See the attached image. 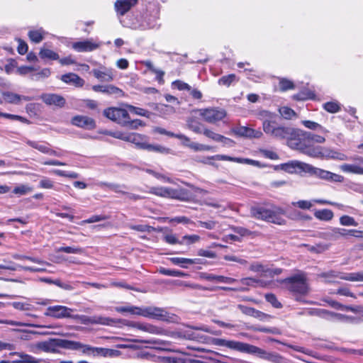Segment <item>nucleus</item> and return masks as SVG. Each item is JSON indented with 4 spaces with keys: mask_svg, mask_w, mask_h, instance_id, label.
Wrapping results in <instances>:
<instances>
[{
    "mask_svg": "<svg viewBox=\"0 0 363 363\" xmlns=\"http://www.w3.org/2000/svg\"><path fill=\"white\" fill-rule=\"evenodd\" d=\"M325 138L323 136L298 129L297 145L303 149H296L301 152L313 157H319L323 147H315L313 143H323Z\"/></svg>",
    "mask_w": 363,
    "mask_h": 363,
    "instance_id": "obj_1",
    "label": "nucleus"
},
{
    "mask_svg": "<svg viewBox=\"0 0 363 363\" xmlns=\"http://www.w3.org/2000/svg\"><path fill=\"white\" fill-rule=\"evenodd\" d=\"M264 133L276 139L287 140V145L292 149H303L301 146L297 145V138L298 135V129L289 126L279 125L275 122Z\"/></svg>",
    "mask_w": 363,
    "mask_h": 363,
    "instance_id": "obj_2",
    "label": "nucleus"
},
{
    "mask_svg": "<svg viewBox=\"0 0 363 363\" xmlns=\"http://www.w3.org/2000/svg\"><path fill=\"white\" fill-rule=\"evenodd\" d=\"M250 214L253 218L277 225L286 224V220L282 217L285 214V211L279 206H272L270 208L264 206H253L250 208Z\"/></svg>",
    "mask_w": 363,
    "mask_h": 363,
    "instance_id": "obj_3",
    "label": "nucleus"
},
{
    "mask_svg": "<svg viewBox=\"0 0 363 363\" xmlns=\"http://www.w3.org/2000/svg\"><path fill=\"white\" fill-rule=\"evenodd\" d=\"M286 289L295 296L296 301H301V296L308 293L309 288L304 274H298L284 280Z\"/></svg>",
    "mask_w": 363,
    "mask_h": 363,
    "instance_id": "obj_4",
    "label": "nucleus"
},
{
    "mask_svg": "<svg viewBox=\"0 0 363 363\" xmlns=\"http://www.w3.org/2000/svg\"><path fill=\"white\" fill-rule=\"evenodd\" d=\"M198 112L206 122L212 124L222 121L227 116L226 111L219 107L201 108L198 110Z\"/></svg>",
    "mask_w": 363,
    "mask_h": 363,
    "instance_id": "obj_5",
    "label": "nucleus"
},
{
    "mask_svg": "<svg viewBox=\"0 0 363 363\" xmlns=\"http://www.w3.org/2000/svg\"><path fill=\"white\" fill-rule=\"evenodd\" d=\"M104 116L121 125H127L130 116L126 109L110 107L104 111Z\"/></svg>",
    "mask_w": 363,
    "mask_h": 363,
    "instance_id": "obj_6",
    "label": "nucleus"
},
{
    "mask_svg": "<svg viewBox=\"0 0 363 363\" xmlns=\"http://www.w3.org/2000/svg\"><path fill=\"white\" fill-rule=\"evenodd\" d=\"M59 347L66 349L67 340L50 338L45 341L38 342L35 345L36 350L50 353H55Z\"/></svg>",
    "mask_w": 363,
    "mask_h": 363,
    "instance_id": "obj_7",
    "label": "nucleus"
},
{
    "mask_svg": "<svg viewBox=\"0 0 363 363\" xmlns=\"http://www.w3.org/2000/svg\"><path fill=\"white\" fill-rule=\"evenodd\" d=\"M322 277L325 278L328 282H333L334 278H340L343 280L350 281H363V272H353V273H340L335 271L323 273L320 275Z\"/></svg>",
    "mask_w": 363,
    "mask_h": 363,
    "instance_id": "obj_8",
    "label": "nucleus"
},
{
    "mask_svg": "<svg viewBox=\"0 0 363 363\" xmlns=\"http://www.w3.org/2000/svg\"><path fill=\"white\" fill-rule=\"evenodd\" d=\"M307 171L311 172L313 175L318 177L319 179L335 183H342L344 182V177L333 173L331 172L314 167L311 165L306 166Z\"/></svg>",
    "mask_w": 363,
    "mask_h": 363,
    "instance_id": "obj_9",
    "label": "nucleus"
},
{
    "mask_svg": "<svg viewBox=\"0 0 363 363\" xmlns=\"http://www.w3.org/2000/svg\"><path fill=\"white\" fill-rule=\"evenodd\" d=\"M140 315L163 321L169 318V313L164 308L155 306L140 307Z\"/></svg>",
    "mask_w": 363,
    "mask_h": 363,
    "instance_id": "obj_10",
    "label": "nucleus"
},
{
    "mask_svg": "<svg viewBox=\"0 0 363 363\" xmlns=\"http://www.w3.org/2000/svg\"><path fill=\"white\" fill-rule=\"evenodd\" d=\"M74 311L72 308H68L65 306H49L44 315L48 317H52L55 318L60 319L65 318H72L73 315L72 313Z\"/></svg>",
    "mask_w": 363,
    "mask_h": 363,
    "instance_id": "obj_11",
    "label": "nucleus"
},
{
    "mask_svg": "<svg viewBox=\"0 0 363 363\" xmlns=\"http://www.w3.org/2000/svg\"><path fill=\"white\" fill-rule=\"evenodd\" d=\"M164 198L188 201L192 199L193 196L187 189L183 188L172 189L170 187H165Z\"/></svg>",
    "mask_w": 363,
    "mask_h": 363,
    "instance_id": "obj_12",
    "label": "nucleus"
},
{
    "mask_svg": "<svg viewBox=\"0 0 363 363\" xmlns=\"http://www.w3.org/2000/svg\"><path fill=\"white\" fill-rule=\"evenodd\" d=\"M91 73L97 79L104 82H112L115 77L114 70L104 66H100L99 69H94Z\"/></svg>",
    "mask_w": 363,
    "mask_h": 363,
    "instance_id": "obj_13",
    "label": "nucleus"
},
{
    "mask_svg": "<svg viewBox=\"0 0 363 363\" xmlns=\"http://www.w3.org/2000/svg\"><path fill=\"white\" fill-rule=\"evenodd\" d=\"M71 123L85 130H93L96 128L95 121L86 116H75L72 118Z\"/></svg>",
    "mask_w": 363,
    "mask_h": 363,
    "instance_id": "obj_14",
    "label": "nucleus"
},
{
    "mask_svg": "<svg viewBox=\"0 0 363 363\" xmlns=\"http://www.w3.org/2000/svg\"><path fill=\"white\" fill-rule=\"evenodd\" d=\"M257 117L262 121V128L264 132L276 122L277 114L267 110H260L257 113Z\"/></svg>",
    "mask_w": 363,
    "mask_h": 363,
    "instance_id": "obj_15",
    "label": "nucleus"
},
{
    "mask_svg": "<svg viewBox=\"0 0 363 363\" xmlns=\"http://www.w3.org/2000/svg\"><path fill=\"white\" fill-rule=\"evenodd\" d=\"M157 26V19L154 16H145L141 17L140 22L133 23L131 28L135 30H147Z\"/></svg>",
    "mask_w": 363,
    "mask_h": 363,
    "instance_id": "obj_16",
    "label": "nucleus"
},
{
    "mask_svg": "<svg viewBox=\"0 0 363 363\" xmlns=\"http://www.w3.org/2000/svg\"><path fill=\"white\" fill-rule=\"evenodd\" d=\"M342 172L363 175V157H359L354 164H343L340 166Z\"/></svg>",
    "mask_w": 363,
    "mask_h": 363,
    "instance_id": "obj_17",
    "label": "nucleus"
},
{
    "mask_svg": "<svg viewBox=\"0 0 363 363\" xmlns=\"http://www.w3.org/2000/svg\"><path fill=\"white\" fill-rule=\"evenodd\" d=\"M11 357H16L17 358L12 360L13 363H41L45 362L44 359L36 358L30 354L25 352H11L9 354Z\"/></svg>",
    "mask_w": 363,
    "mask_h": 363,
    "instance_id": "obj_18",
    "label": "nucleus"
},
{
    "mask_svg": "<svg viewBox=\"0 0 363 363\" xmlns=\"http://www.w3.org/2000/svg\"><path fill=\"white\" fill-rule=\"evenodd\" d=\"M100 43H95L92 40L75 42L72 47L77 52H91L99 48Z\"/></svg>",
    "mask_w": 363,
    "mask_h": 363,
    "instance_id": "obj_19",
    "label": "nucleus"
},
{
    "mask_svg": "<svg viewBox=\"0 0 363 363\" xmlns=\"http://www.w3.org/2000/svg\"><path fill=\"white\" fill-rule=\"evenodd\" d=\"M244 352L250 354H257L259 357L268 361H270L274 353L267 352L260 347L248 343H246Z\"/></svg>",
    "mask_w": 363,
    "mask_h": 363,
    "instance_id": "obj_20",
    "label": "nucleus"
},
{
    "mask_svg": "<svg viewBox=\"0 0 363 363\" xmlns=\"http://www.w3.org/2000/svg\"><path fill=\"white\" fill-rule=\"evenodd\" d=\"M244 352L250 354H257L259 357L268 361H270L274 353L267 352L260 347L248 343H246Z\"/></svg>",
    "mask_w": 363,
    "mask_h": 363,
    "instance_id": "obj_21",
    "label": "nucleus"
},
{
    "mask_svg": "<svg viewBox=\"0 0 363 363\" xmlns=\"http://www.w3.org/2000/svg\"><path fill=\"white\" fill-rule=\"evenodd\" d=\"M138 0H117L114 4L115 10L118 16H123L136 5Z\"/></svg>",
    "mask_w": 363,
    "mask_h": 363,
    "instance_id": "obj_22",
    "label": "nucleus"
},
{
    "mask_svg": "<svg viewBox=\"0 0 363 363\" xmlns=\"http://www.w3.org/2000/svg\"><path fill=\"white\" fill-rule=\"evenodd\" d=\"M26 143L30 147L38 150L42 153L48 154L49 155H54V156H60V155L55 150H52L49 145L47 143H43L37 141H33L30 140H26Z\"/></svg>",
    "mask_w": 363,
    "mask_h": 363,
    "instance_id": "obj_23",
    "label": "nucleus"
},
{
    "mask_svg": "<svg viewBox=\"0 0 363 363\" xmlns=\"http://www.w3.org/2000/svg\"><path fill=\"white\" fill-rule=\"evenodd\" d=\"M349 236V230L340 228H334L324 233L323 238L327 240H337L341 238H347Z\"/></svg>",
    "mask_w": 363,
    "mask_h": 363,
    "instance_id": "obj_24",
    "label": "nucleus"
},
{
    "mask_svg": "<svg viewBox=\"0 0 363 363\" xmlns=\"http://www.w3.org/2000/svg\"><path fill=\"white\" fill-rule=\"evenodd\" d=\"M41 99L48 105H55L62 107L65 104V99L60 95L55 94H44Z\"/></svg>",
    "mask_w": 363,
    "mask_h": 363,
    "instance_id": "obj_25",
    "label": "nucleus"
},
{
    "mask_svg": "<svg viewBox=\"0 0 363 363\" xmlns=\"http://www.w3.org/2000/svg\"><path fill=\"white\" fill-rule=\"evenodd\" d=\"M234 133L240 136L247 137L250 138H260L262 136V132L259 130L242 126L236 130Z\"/></svg>",
    "mask_w": 363,
    "mask_h": 363,
    "instance_id": "obj_26",
    "label": "nucleus"
},
{
    "mask_svg": "<svg viewBox=\"0 0 363 363\" xmlns=\"http://www.w3.org/2000/svg\"><path fill=\"white\" fill-rule=\"evenodd\" d=\"M306 166L308 164L298 161H291L280 165L282 170L291 174L296 173L298 170H307Z\"/></svg>",
    "mask_w": 363,
    "mask_h": 363,
    "instance_id": "obj_27",
    "label": "nucleus"
},
{
    "mask_svg": "<svg viewBox=\"0 0 363 363\" xmlns=\"http://www.w3.org/2000/svg\"><path fill=\"white\" fill-rule=\"evenodd\" d=\"M92 89L96 92L113 94L116 95V96H122L124 95L123 91L121 89L113 85H94L93 86Z\"/></svg>",
    "mask_w": 363,
    "mask_h": 363,
    "instance_id": "obj_28",
    "label": "nucleus"
},
{
    "mask_svg": "<svg viewBox=\"0 0 363 363\" xmlns=\"http://www.w3.org/2000/svg\"><path fill=\"white\" fill-rule=\"evenodd\" d=\"M200 277L203 279L210 281H216L220 283H225V284H233L238 281L237 279L231 277H224V276H218L213 274L208 273H201L200 274Z\"/></svg>",
    "mask_w": 363,
    "mask_h": 363,
    "instance_id": "obj_29",
    "label": "nucleus"
},
{
    "mask_svg": "<svg viewBox=\"0 0 363 363\" xmlns=\"http://www.w3.org/2000/svg\"><path fill=\"white\" fill-rule=\"evenodd\" d=\"M61 80L68 84L75 87H82L84 85V80L74 73H68L61 76Z\"/></svg>",
    "mask_w": 363,
    "mask_h": 363,
    "instance_id": "obj_30",
    "label": "nucleus"
},
{
    "mask_svg": "<svg viewBox=\"0 0 363 363\" xmlns=\"http://www.w3.org/2000/svg\"><path fill=\"white\" fill-rule=\"evenodd\" d=\"M320 157L327 160H335L339 161H344L347 159V155L343 152L326 148L323 149L320 154Z\"/></svg>",
    "mask_w": 363,
    "mask_h": 363,
    "instance_id": "obj_31",
    "label": "nucleus"
},
{
    "mask_svg": "<svg viewBox=\"0 0 363 363\" xmlns=\"http://www.w3.org/2000/svg\"><path fill=\"white\" fill-rule=\"evenodd\" d=\"M93 347L89 345H84L79 342L67 340V348L72 350H82V353L91 355Z\"/></svg>",
    "mask_w": 363,
    "mask_h": 363,
    "instance_id": "obj_32",
    "label": "nucleus"
},
{
    "mask_svg": "<svg viewBox=\"0 0 363 363\" xmlns=\"http://www.w3.org/2000/svg\"><path fill=\"white\" fill-rule=\"evenodd\" d=\"M217 344L220 346L226 347L229 349L234 350L240 352H244L245 347L246 345L245 342L235 340H226L223 339L218 340Z\"/></svg>",
    "mask_w": 363,
    "mask_h": 363,
    "instance_id": "obj_33",
    "label": "nucleus"
},
{
    "mask_svg": "<svg viewBox=\"0 0 363 363\" xmlns=\"http://www.w3.org/2000/svg\"><path fill=\"white\" fill-rule=\"evenodd\" d=\"M127 142L132 143L140 149L145 150L147 143L146 142V136L138 133H129L126 138Z\"/></svg>",
    "mask_w": 363,
    "mask_h": 363,
    "instance_id": "obj_34",
    "label": "nucleus"
},
{
    "mask_svg": "<svg viewBox=\"0 0 363 363\" xmlns=\"http://www.w3.org/2000/svg\"><path fill=\"white\" fill-rule=\"evenodd\" d=\"M313 203L319 204L334 205V203L323 199H313V201L300 200L296 202H292L294 206H297L303 210H308L313 206Z\"/></svg>",
    "mask_w": 363,
    "mask_h": 363,
    "instance_id": "obj_35",
    "label": "nucleus"
},
{
    "mask_svg": "<svg viewBox=\"0 0 363 363\" xmlns=\"http://www.w3.org/2000/svg\"><path fill=\"white\" fill-rule=\"evenodd\" d=\"M125 320L121 319H113L104 316H93V324L112 326L117 323H125Z\"/></svg>",
    "mask_w": 363,
    "mask_h": 363,
    "instance_id": "obj_36",
    "label": "nucleus"
},
{
    "mask_svg": "<svg viewBox=\"0 0 363 363\" xmlns=\"http://www.w3.org/2000/svg\"><path fill=\"white\" fill-rule=\"evenodd\" d=\"M2 96L4 101L9 104H18L22 99L29 101L30 99L27 96H21L11 91H4Z\"/></svg>",
    "mask_w": 363,
    "mask_h": 363,
    "instance_id": "obj_37",
    "label": "nucleus"
},
{
    "mask_svg": "<svg viewBox=\"0 0 363 363\" xmlns=\"http://www.w3.org/2000/svg\"><path fill=\"white\" fill-rule=\"evenodd\" d=\"M187 128L196 134H201L205 128L195 117H189L186 120Z\"/></svg>",
    "mask_w": 363,
    "mask_h": 363,
    "instance_id": "obj_38",
    "label": "nucleus"
},
{
    "mask_svg": "<svg viewBox=\"0 0 363 363\" xmlns=\"http://www.w3.org/2000/svg\"><path fill=\"white\" fill-rule=\"evenodd\" d=\"M201 259H188L184 257H172L170 258V261L177 265H180L182 267L186 268V267L184 265L186 264H201Z\"/></svg>",
    "mask_w": 363,
    "mask_h": 363,
    "instance_id": "obj_39",
    "label": "nucleus"
},
{
    "mask_svg": "<svg viewBox=\"0 0 363 363\" xmlns=\"http://www.w3.org/2000/svg\"><path fill=\"white\" fill-rule=\"evenodd\" d=\"M314 216L321 220H330L333 218V212L330 209L317 210L314 213Z\"/></svg>",
    "mask_w": 363,
    "mask_h": 363,
    "instance_id": "obj_40",
    "label": "nucleus"
},
{
    "mask_svg": "<svg viewBox=\"0 0 363 363\" xmlns=\"http://www.w3.org/2000/svg\"><path fill=\"white\" fill-rule=\"evenodd\" d=\"M115 311L118 313H129L133 315H140V307L134 306H118L115 308Z\"/></svg>",
    "mask_w": 363,
    "mask_h": 363,
    "instance_id": "obj_41",
    "label": "nucleus"
},
{
    "mask_svg": "<svg viewBox=\"0 0 363 363\" xmlns=\"http://www.w3.org/2000/svg\"><path fill=\"white\" fill-rule=\"evenodd\" d=\"M0 269H9L11 271H16L18 269H21L24 271H29V272H42V271L45 270V269H43V268H36V267H23L21 265H16V266L13 267V266L3 265V264H0Z\"/></svg>",
    "mask_w": 363,
    "mask_h": 363,
    "instance_id": "obj_42",
    "label": "nucleus"
},
{
    "mask_svg": "<svg viewBox=\"0 0 363 363\" xmlns=\"http://www.w3.org/2000/svg\"><path fill=\"white\" fill-rule=\"evenodd\" d=\"M114 354V350L104 348V347H94L92 348L91 355L94 357L101 356V357H111Z\"/></svg>",
    "mask_w": 363,
    "mask_h": 363,
    "instance_id": "obj_43",
    "label": "nucleus"
},
{
    "mask_svg": "<svg viewBox=\"0 0 363 363\" xmlns=\"http://www.w3.org/2000/svg\"><path fill=\"white\" fill-rule=\"evenodd\" d=\"M301 123L308 129L318 130L324 133H328V130H327L325 128H323L321 125L316 122L308 120H304L301 121Z\"/></svg>",
    "mask_w": 363,
    "mask_h": 363,
    "instance_id": "obj_44",
    "label": "nucleus"
},
{
    "mask_svg": "<svg viewBox=\"0 0 363 363\" xmlns=\"http://www.w3.org/2000/svg\"><path fill=\"white\" fill-rule=\"evenodd\" d=\"M0 323L10 325H14V326H27V327H33V328H41L45 327V326H43L40 325L23 323V322L15 321V320H7V319H4V320L1 319Z\"/></svg>",
    "mask_w": 363,
    "mask_h": 363,
    "instance_id": "obj_45",
    "label": "nucleus"
},
{
    "mask_svg": "<svg viewBox=\"0 0 363 363\" xmlns=\"http://www.w3.org/2000/svg\"><path fill=\"white\" fill-rule=\"evenodd\" d=\"M307 247L308 250L313 253H323L329 248V245L324 243H318L315 245H304Z\"/></svg>",
    "mask_w": 363,
    "mask_h": 363,
    "instance_id": "obj_46",
    "label": "nucleus"
},
{
    "mask_svg": "<svg viewBox=\"0 0 363 363\" xmlns=\"http://www.w3.org/2000/svg\"><path fill=\"white\" fill-rule=\"evenodd\" d=\"M39 55L42 59H49L52 60L59 59V55L57 53L46 48H41Z\"/></svg>",
    "mask_w": 363,
    "mask_h": 363,
    "instance_id": "obj_47",
    "label": "nucleus"
},
{
    "mask_svg": "<svg viewBox=\"0 0 363 363\" xmlns=\"http://www.w3.org/2000/svg\"><path fill=\"white\" fill-rule=\"evenodd\" d=\"M44 34V30L43 29H39L36 30H30L28 33V36L31 41L38 43L43 40Z\"/></svg>",
    "mask_w": 363,
    "mask_h": 363,
    "instance_id": "obj_48",
    "label": "nucleus"
},
{
    "mask_svg": "<svg viewBox=\"0 0 363 363\" xmlns=\"http://www.w3.org/2000/svg\"><path fill=\"white\" fill-rule=\"evenodd\" d=\"M11 306L16 310L21 311H32L33 306L28 302L15 301L11 303Z\"/></svg>",
    "mask_w": 363,
    "mask_h": 363,
    "instance_id": "obj_49",
    "label": "nucleus"
},
{
    "mask_svg": "<svg viewBox=\"0 0 363 363\" xmlns=\"http://www.w3.org/2000/svg\"><path fill=\"white\" fill-rule=\"evenodd\" d=\"M145 150H147L149 151L160 152L162 154H169L171 152V150L168 147H164L162 145H151L149 143H147Z\"/></svg>",
    "mask_w": 363,
    "mask_h": 363,
    "instance_id": "obj_50",
    "label": "nucleus"
},
{
    "mask_svg": "<svg viewBox=\"0 0 363 363\" xmlns=\"http://www.w3.org/2000/svg\"><path fill=\"white\" fill-rule=\"evenodd\" d=\"M159 272L162 274H164L166 276L177 277H182L186 276V274L183 272L173 270V269H166V268H160Z\"/></svg>",
    "mask_w": 363,
    "mask_h": 363,
    "instance_id": "obj_51",
    "label": "nucleus"
},
{
    "mask_svg": "<svg viewBox=\"0 0 363 363\" xmlns=\"http://www.w3.org/2000/svg\"><path fill=\"white\" fill-rule=\"evenodd\" d=\"M324 109L332 113L338 112L340 110V104L337 101H329L323 105Z\"/></svg>",
    "mask_w": 363,
    "mask_h": 363,
    "instance_id": "obj_52",
    "label": "nucleus"
},
{
    "mask_svg": "<svg viewBox=\"0 0 363 363\" xmlns=\"http://www.w3.org/2000/svg\"><path fill=\"white\" fill-rule=\"evenodd\" d=\"M56 252H63L68 254H81L83 252V250L79 247H61L56 249Z\"/></svg>",
    "mask_w": 363,
    "mask_h": 363,
    "instance_id": "obj_53",
    "label": "nucleus"
},
{
    "mask_svg": "<svg viewBox=\"0 0 363 363\" xmlns=\"http://www.w3.org/2000/svg\"><path fill=\"white\" fill-rule=\"evenodd\" d=\"M279 112L282 117L285 119L290 120L296 116L295 111L287 106H284L279 108Z\"/></svg>",
    "mask_w": 363,
    "mask_h": 363,
    "instance_id": "obj_54",
    "label": "nucleus"
},
{
    "mask_svg": "<svg viewBox=\"0 0 363 363\" xmlns=\"http://www.w3.org/2000/svg\"><path fill=\"white\" fill-rule=\"evenodd\" d=\"M206 138H210L216 142H219L221 135L215 133L211 129L204 128L201 132Z\"/></svg>",
    "mask_w": 363,
    "mask_h": 363,
    "instance_id": "obj_55",
    "label": "nucleus"
},
{
    "mask_svg": "<svg viewBox=\"0 0 363 363\" xmlns=\"http://www.w3.org/2000/svg\"><path fill=\"white\" fill-rule=\"evenodd\" d=\"M32 191L33 189L30 186L25 184H21L20 186L15 187L13 190V193L18 195H26L28 193H30Z\"/></svg>",
    "mask_w": 363,
    "mask_h": 363,
    "instance_id": "obj_56",
    "label": "nucleus"
},
{
    "mask_svg": "<svg viewBox=\"0 0 363 363\" xmlns=\"http://www.w3.org/2000/svg\"><path fill=\"white\" fill-rule=\"evenodd\" d=\"M340 223L342 225L345 226H357V223L355 220L349 216H342L340 218Z\"/></svg>",
    "mask_w": 363,
    "mask_h": 363,
    "instance_id": "obj_57",
    "label": "nucleus"
},
{
    "mask_svg": "<svg viewBox=\"0 0 363 363\" xmlns=\"http://www.w3.org/2000/svg\"><path fill=\"white\" fill-rule=\"evenodd\" d=\"M235 79V75L234 74H228L220 78L218 80V84L220 85L229 86Z\"/></svg>",
    "mask_w": 363,
    "mask_h": 363,
    "instance_id": "obj_58",
    "label": "nucleus"
},
{
    "mask_svg": "<svg viewBox=\"0 0 363 363\" xmlns=\"http://www.w3.org/2000/svg\"><path fill=\"white\" fill-rule=\"evenodd\" d=\"M267 301L270 303L274 308H281V303L277 300V297L273 294H267L264 296Z\"/></svg>",
    "mask_w": 363,
    "mask_h": 363,
    "instance_id": "obj_59",
    "label": "nucleus"
},
{
    "mask_svg": "<svg viewBox=\"0 0 363 363\" xmlns=\"http://www.w3.org/2000/svg\"><path fill=\"white\" fill-rule=\"evenodd\" d=\"M190 149L195 152L199 151H208L212 149L211 146L200 144L198 143L192 142L191 145H190Z\"/></svg>",
    "mask_w": 363,
    "mask_h": 363,
    "instance_id": "obj_60",
    "label": "nucleus"
},
{
    "mask_svg": "<svg viewBox=\"0 0 363 363\" xmlns=\"http://www.w3.org/2000/svg\"><path fill=\"white\" fill-rule=\"evenodd\" d=\"M259 152L263 155L264 157L272 160H277L279 159V155L274 151L266 150V149H259Z\"/></svg>",
    "mask_w": 363,
    "mask_h": 363,
    "instance_id": "obj_61",
    "label": "nucleus"
},
{
    "mask_svg": "<svg viewBox=\"0 0 363 363\" xmlns=\"http://www.w3.org/2000/svg\"><path fill=\"white\" fill-rule=\"evenodd\" d=\"M280 89L285 91L289 89H293L294 88V83L286 79H281L279 81Z\"/></svg>",
    "mask_w": 363,
    "mask_h": 363,
    "instance_id": "obj_62",
    "label": "nucleus"
},
{
    "mask_svg": "<svg viewBox=\"0 0 363 363\" xmlns=\"http://www.w3.org/2000/svg\"><path fill=\"white\" fill-rule=\"evenodd\" d=\"M125 106L136 115H139V116H147L148 111L143 108L135 107V106H133L132 105H128V104H125Z\"/></svg>",
    "mask_w": 363,
    "mask_h": 363,
    "instance_id": "obj_63",
    "label": "nucleus"
},
{
    "mask_svg": "<svg viewBox=\"0 0 363 363\" xmlns=\"http://www.w3.org/2000/svg\"><path fill=\"white\" fill-rule=\"evenodd\" d=\"M164 186H152L149 189L148 193L160 197H164Z\"/></svg>",
    "mask_w": 363,
    "mask_h": 363,
    "instance_id": "obj_64",
    "label": "nucleus"
}]
</instances>
